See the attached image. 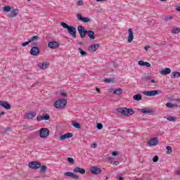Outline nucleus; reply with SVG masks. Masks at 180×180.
<instances>
[{
  "mask_svg": "<svg viewBox=\"0 0 180 180\" xmlns=\"http://www.w3.org/2000/svg\"><path fill=\"white\" fill-rule=\"evenodd\" d=\"M42 116L44 120H50V115H49L48 114H46L45 115Z\"/></svg>",
  "mask_w": 180,
  "mask_h": 180,
  "instance_id": "4c0bfd02",
  "label": "nucleus"
},
{
  "mask_svg": "<svg viewBox=\"0 0 180 180\" xmlns=\"http://www.w3.org/2000/svg\"><path fill=\"white\" fill-rule=\"evenodd\" d=\"M32 46H37V42H34Z\"/></svg>",
  "mask_w": 180,
  "mask_h": 180,
  "instance_id": "0e129e2a",
  "label": "nucleus"
},
{
  "mask_svg": "<svg viewBox=\"0 0 180 180\" xmlns=\"http://www.w3.org/2000/svg\"><path fill=\"white\" fill-rule=\"evenodd\" d=\"M72 125H73L75 127V129H81V125L79 124V123L75 121L72 122Z\"/></svg>",
  "mask_w": 180,
  "mask_h": 180,
  "instance_id": "b1692460",
  "label": "nucleus"
},
{
  "mask_svg": "<svg viewBox=\"0 0 180 180\" xmlns=\"http://www.w3.org/2000/svg\"><path fill=\"white\" fill-rule=\"evenodd\" d=\"M60 25L64 29H67L69 34H70V36H72L73 39H77V29L75 28V27L70 26L65 22H61Z\"/></svg>",
  "mask_w": 180,
  "mask_h": 180,
  "instance_id": "f03ea898",
  "label": "nucleus"
},
{
  "mask_svg": "<svg viewBox=\"0 0 180 180\" xmlns=\"http://www.w3.org/2000/svg\"><path fill=\"white\" fill-rule=\"evenodd\" d=\"M48 47L54 50L56 49H58V47H60V44L58 42L53 41L48 43Z\"/></svg>",
  "mask_w": 180,
  "mask_h": 180,
  "instance_id": "9d476101",
  "label": "nucleus"
},
{
  "mask_svg": "<svg viewBox=\"0 0 180 180\" xmlns=\"http://www.w3.org/2000/svg\"><path fill=\"white\" fill-rule=\"evenodd\" d=\"M67 105V100L60 99L54 103V106L56 109H63Z\"/></svg>",
  "mask_w": 180,
  "mask_h": 180,
  "instance_id": "20e7f679",
  "label": "nucleus"
},
{
  "mask_svg": "<svg viewBox=\"0 0 180 180\" xmlns=\"http://www.w3.org/2000/svg\"><path fill=\"white\" fill-rule=\"evenodd\" d=\"M72 179H79V176L74 174V172H73V174L72 175Z\"/></svg>",
  "mask_w": 180,
  "mask_h": 180,
  "instance_id": "79ce46f5",
  "label": "nucleus"
},
{
  "mask_svg": "<svg viewBox=\"0 0 180 180\" xmlns=\"http://www.w3.org/2000/svg\"><path fill=\"white\" fill-rule=\"evenodd\" d=\"M30 43H32V41H37V40H39V36L36 35L32 37L30 39H29Z\"/></svg>",
  "mask_w": 180,
  "mask_h": 180,
  "instance_id": "c85d7f7f",
  "label": "nucleus"
},
{
  "mask_svg": "<svg viewBox=\"0 0 180 180\" xmlns=\"http://www.w3.org/2000/svg\"><path fill=\"white\" fill-rule=\"evenodd\" d=\"M96 127L98 130H102V129H103V125L102 124V123H98Z\"/></svg>",
  "mask_w": 180,
  "mask_h": 180,
  "instance_id": "c9c22d12",
  "label": "nucleus"
},
{
  "mask_svg": "<svg viewBox=\"0 0 180 180\" xmlns=\"http://www.w3.org/2000/svg\"><path fill=\"white\" fill-rule=\"evenodd\" d=\"M0 106L5 108L7 110L11 109V104L8 103L6 101H0Z\"/></svg>",
  "mask_w": 180,
  "mask_h": 180,
  "instance_id": "dca6fc26",
  "label": "nucleus"
},
{
  "mask_svg": "<svg viewBox=\"0 0 180 180\" xmlns=\"http://www.w3.org/2000/svg\"><path fill=\"white\" fill-rule=\"evenodd\" d=\"M66 139H67V138H66V136H65V134H63V135H62V136H60L59 140H60V141H63L65 140Z\"/></svg>",
  "mask_w": 180,
  "mask_h": 180,
  "instance_id": "37998d69",
  "label": "nucleus"
},
{
  "mask_svg": "<svg viewBox=\"0 0 180 180\" xmlns=\"http://www.w3.org/2000/svg\"><path fill=\"white\" fill-rule=\"evenodd\" d=\"M66 139H71L72 137V133H66L65 134Z\"/></svg>",
  "mask_w": 180,
  "mask_h": 180,
  "instance_id": "ea45409f",
  "label": "nucleus"
},
{
  "mask_svg": "<svg viewBox=\"0 0 180 180\" xmlns=\"http://www.w3.org/2000/svg\"><path fill=\"white\" fill-rule=\"evenodd\" d=\"M109 92H113V89H110Z\"/></svg>",
  "mask_w": 180,
  "mask_h": 180,
  "instance_id": "69168bd1",
  "label": "nucleus"
},
{
  "mask_svg": "<svg viewBox=\"0 0 180 180\" xmlns=\"http://www.w3.org/2000/svg\"><path fill=\"white\" fill-rule=\"evenodd\" d=\"M28 166L31 169H39L41 167V163L40 162L33 161L30 162Z\"/></svg>",
  "mask_w": 180,
  "mask_h": 180,
  "instance_id": "0eeeda50",
  "label": "nucleus"
},
{
  "mask_svg": "<svg viewBox=\"0 0 180 180\" xmlns=\"http://www.w3.org/2000/svg\"><path fill=\"white\" fill-rule=\"evenodd\" d=\"M98 47H99V44H93V45H91L89 47V51H96V50H98Z\"/></svg>",
  "mask_w": 180,
  "mask_h": 180,
  "instance_id": "6ab92c4d",
  "label": "nucleus"
},
{
  "mask_svg": "<svg viewBox=\"0 0 180 180\" xmlns=\"http://www.w3.org/2000/svg\"><path fill=\"white\" fill-rule=\"evenodd\" d=\"M172 18H173L172 15L166 16L165 18V22H168V20H172Z\"/></svg>",
  "mask_w": 180,
  "mask_h": 180,
  "instance_id": "a19ab883",
  "label": "nucleus"
},
{
  "mask_svg": "<svg viewBox=\"0 0 180 180\" xmlns=\"http://www.w3.org/2000/svg\"><path fill=\"white\" fill-rule=\"evenodd\" d=\"M18 13H19V10L18 8H14L12 10V11L10 13V14L8 15V18H16L18 16Z\"/></svg>",
  "mask_w": 180,
  "mask_h": 180,
  "instance_id": "ddd939ff",
  "label": "nucleus"
},
{
  "mask_svg": "<svg viewBox=\"0 0 180 180\" xmlns=\"http://www.w3.org/2000/svg\"><path fill=\"white\" fill-rule=\"evenodd\" d=\"M2 115H5V112H0V117H1V116H2Z\"/></svg>",
  "mask_w": 180,
  "mask_h": 180,
  "instance_id": "052dcab7",
  "label": "nucleus"
},
{
  "mask_svg": "<svg viewBox=\"0 0 180 180\" xmlns=\"http://www.w3.org/2000/svg\"><path fill=\"white\" fill-rule=\"evenodd\" d=\"M67 162L70 164H74V159L72 158H68Z\"/></svg>",
  "mask_w": 180,
  "mask_h": 180,
  "instance_id": "e433bc0d",
  "label": "nucleus"
},
{
  "mask_svg": "<svg viewBox=\"0 0 180 180\" xmlns=\"http://www.w3.org/2000/svg\"><path fill=\"white\" fill-rule=\"evenodd\" d=\"M141 112H142V113H145V114L154 113V111L152 109H148V108L141 109Z\"/></svg>",
  "mask_w": 180,
  "mask_h": 180,
  "instance_id": "412c9836",
  "label": "nucleus"
},
{
  "mask_svg": "<svg viewBox=\"0 0 180 180\" xmlns=\"http://www.w3.org/2000/svg\"><path fill=\"white\" fill-rule=\"evenodd\" d=\"M162 91L161 90H153V91H144L143 95H146V96H155L161 94Z\"/></svg>",
  "mask_w": 180,
  "mask_h": 180,
  "instance_id": "423d86ee",
  "label": "nucleus"
},
{
  "mask_svg": "<svg viewBox=\"0 0 180 180\" xmlns=\"http://www.w3.org/2000/svg\"><path fill=\"white\" fill-rule=\"evenodd\" d=\"M118 112L119 113H122L124 116H131L134 115V110L131 108H118Z\"/></svg>",
  "mask_w": 180,
  "mask_h": 180,
  "instance_id": "7ed1b4c3",
  "label": "nucleus"
},
{
  "mask_svg": "<svg viewBox=\"0 0 180 180\" xmlns=\"http://www.w3.org/2000/svg\"><path fill=\"white\" fill-rule=\"evenodd\" d=\"M78 51H79L81 56H88V53L85 52V51L82 50V49L78 48Z\"/></svg>",
  "mask_w": 180,
  "mask_h": 180,
  "instance_id": "bb28decb",
  "label": "nucleus"
},
{
  "mask_svg": "<svg viewBox=\"0 0 180 180\" xmlns=\"http://www.w3.org/2000/svg\"><path fill=\"white\" fill-rule=\"evenodd\" d=\"M180 72L178 71H174L172 73L171 78H179Z\"/></svg>",
  "mask_w": 180,
  "mask_h": 180,
  "instance_id": "4be33fe9",
  "label": "nucleus"
},
{
  "mask_svg": "<svg viewBox=\"0 0 180 180\" xmlns=\"http://www.w3.org/2000/svg\"><path fill=\"white\" fill-rule=\"evenodd\" d=\"M39 136L41 139H47L50 136V131L47 128H41L39 130Z\"/></svg>",
  "mask_w": 180,
  "mask_h": 180,
  "instance_id": "39448f33",
  "label": "nucleus"
},
{
  "mask_svg": "<svg viewBox=\"0 0 180 180\" xmlns=\"http://www.w3.org/2000/svg\"><path fill=\"white\" fill-rule=\"evenodd\" d=\"M90 171L91 174H94V175H99L101 172H102V169L98 167L93 166L90 168Z\"/></svg>",
  "mask_w": 180,
  "mask_h": 180,
  "instance_id": "6e6552de",
  "label": "nucleus"
},
{
  "mask_svg": "<svg viewBox=\"0 0 180 180\" xmlns=\"http://www.w3.org/2000/svg\"><path fill=\"white\" fill-rule=\"evenodd\" d=\"M37 120L38 122H41V120H43V115H39V116H38V117H37Z\"/></svg>",
  "mask_w": 180,
  "mask_h": 180,
  "instance_id": "a18cd8bd",
  "label": "nucleus"
},
{
  "mask_svg": "<svg viewBox=\"0 0 180 180\" xmlns=\"http://www.w3.org/2000/svg\"><path fill=\"white\" fill-rule=\"evenodd\" d=\"M148 144L150 147H154V146H157L158 144V138H153L148 141Z\"/></svg>",
  "mask_w": 180,
  "mask_h": 180,
  "instance_id": "f8f14e48",
  "label": "nucleus"
},
{
  "mask_svg": "<svg viewBox=\"0 0 180 180\" xmlns=\"http://www.w3.org/2000/svg\"><path fill=\"white\" fill-rule=\"evenodd\" d=\"M5 131H9V129H6Z\"/></svg>",
  "mask_w": 180,
  "mask_h": 180,
  "instance_id": "338daca9",
  "label": "nucleus"
},
{
  "mask_svg": "<svg viewBox=\"0 0 180 180\" xmlns=\"http://www.w3.org/2000/svg\"><path fill=\"white\" fill-rule=\"evenodd\" d=\"M72 174H74V172H66L64 173V176H70V177L72 178Z\"/></svg>",
  "mask_w": 180,
  "mask_h": 180,
  "instance_id": "473e14b6",
  "label": "nucleus"
},
{
  "mask_svg": "<svg viewBox=\"0 0 180 180\" xmlns=\"http://www.w3.org/2000/svg\"><path fill=\"white\" fill-rule=\"evenodd\" d=\"M112 79H105V82L106 83V84H110V82H112Z\"/></svg>",
  "mask_w": 180,
  "mask_h": 180,
  "instance_id": "de8ad7c7",
  "label": "nucleus"
},
{
  "mask_svg": "<svg viewBox=\"0 0 180 180\" xmlns=\"http://www.w3.org/2000/svg\"><path fill=\"white\" fill-rule=\"evenodd\" d=\"M166 119L167 120H168V122H176L177 120V118L176 117L172 116L168 117Z\"/></svg>",
  "mask_w": 180,
  "mask_h": 180,
  "instance_id": "393cba45",
  "label": "nucleus"
},
{
  "mask_svg": "<svg viewBox=\"0 0 180 180\" xmlns=\"http://www.w3.org/2000/svg\"><path fill=\"white\" fill-rule=\"evenodd\" d=\"M134 101H141L142 98H141V94H136L133 96Z\"/></svg>",
  "mask_w": 180,
  "mask_h": 180,
  "instance_id": "a878e982",
  "label": "nucleus"
},
{
  "mask_svg": "<svg viewBox=\"0 0 180 180\" xmlns=\"http://www.w3.org/2000/svg\"><path fill=\"white\" fill-rule=\"evenodd\" d=\"M166 148L167 150L166 151L167 154H171V153H172V148L171 146H167Z\"/></svg>",
  "mask_w": 180,
  "mask_h": 180,
  "instance_id": "2f4dec72",
  "label": "nucleus"
},
{
  "mask_svg": "<svg viewBox=\"0 0 180 180\" xmlns=\"http://www.w3.org/2000/svg\"><path fill=\"white\" fill-rule=\"evenodd\" d=\"M144 65H146V67H148V68L151 67V64H150V63H148V62H145Z\"/></svg>",
  "mask_w": 180,
  "mask_h": 180,
  "instance_id": "8fccbe9b",
  "label": "nucleus"
},
{
  "mask_svg": "<svg viewBox=\"0 0 180 180\" xmlns=\"http://www.w3.org/2000/svg\"><path fill=\"white\" fill-rule=\"evenodd\" d=\"M96 2H102V1H106V0H96Z\"/></svg>",
  "mask_w": 180,
  "mask_h": 180,
  "instance_id": "680f3d73",
  "label": "nucleus"
},
{
  "mask_svg": "<svg viewBox=\"0 0 180 180\" xmlns=\"http://www.w3.org/2000/svg\"><path fill=\"white\" fill-rule=\"evenodd\" d=\"M161 75H168L169 74H171V68H167L162 70L160 71Z\"/></svg>",
  "mask_w": 180,
  "mask_h": 180,
  "instance_id": "a211bd4d",
  "label": "nucleus"
},
{
  "mask_svg": "<svg viewBox=\"0 0 180 180\" xmlns=\"http://www.w3.org/2000/svg\"><path fill=\"white\" fill-rule=\"evenodd\" d=\"M143 78H145V79H148L150 78V76H148V75H145V76L143 77Z\"/></svg>",
  "mask_w": 180,
  "mask_h": 180,
  "instance_id": "6e6d98bb",
  "label": "nucleus"
},
{
  "mask_svg": "<svg viewBox=\"0 0 180 180\" xmlns=\"http://www.w3.org/2000/svg\"><path fill=\"white\" fill-rule=\"evenodd\" d=\"M77 18L78 20H81V22H84V23H88L91 22V19H89V18L82 17V15H81L80 13H78L77 15Z\"/></svg>",
  "mask_w": 180,
  "mask_h": 180,
  "instance_id": "9b49d317",
  "label": "nucleus"
},
{
  "mask_svg": "<svg viewBox=\"0 0 180 180\" xmlns=\"http://www.w3.org/2000/svg\"><path fill=\"white\" fill-rule=\"evenodd\" d=\"M38 67L40 70H46V68H49V64L46 62L40 63L38 64Z\"/></svg>",
  "mask_w": 180,
  "mask_h": 180,
  "instance_id": "f3484780",
  "label": "nucleus"
},
{
  "mask_svg": "<svg viewBox=\"0 0 180 180\" xmlns=\"http://www.w3.org/2000/svg\"><path fill=\"white\" fill-rule=\"evenodd\" d=\"M148 49H150V46H145V50H146V51L148 50Z\"/></svg>",
  "mask_w": 180,
  "mask_h": 180,
  "instance_id": "13d9d810",
  "label": "nucleus"
},
{
  "mask_svg": "<svg viewBox=\"0 0 180 180\" xmlns=\"http://www.w3.org/2000/svg\"><path fill=\"white\" fill-rule=\"evenodd\" d=\"M162 2H164V1H167V0H160Z\"/></svg>",
  "mask_w": 180,
  "mask_h": 180,
  "instance_id": "774afa93",
  "label": "nucleus"
},
{
  "mask_svg": "<svg viewBox=\"0 0 180 180\" xmlns=\"http://www.w3.org/2000/svg\"><path fill=\"white\" fill-rule=\"evenodd\" d=\"M73 173L74 174H82V175H84V174H85V170H84V169H82L81 167H75L73 169Z\"/></svg>",
  "mask_w": 180,
  "mask_h": 180,
  "instance_id": "2eb2a0df",
  "label": "nucleus"
},
{
  "mask_svg": "<svg viewBox=\"0 0 180 180\" xmlns=\"http://www.w3.org/2000/svg\"><path fill=\"white\" fill-rule=\"evenodd\" d=\"M26 119H33V117H36V112H29L25 116Z\"/></svg>",
  "mask_w": 180,
  "mask_h": 180,
  "instance_id": "aec40b11",
  "label": "nucleus"
},
{
  "mask_svg": "<svg viewBox=\"0 0 180 180\" xmlns=\"http://www.w3.org/2000/svg\"><path fill=\"white\" fill-rule=\"evenodd\" d=\"M151 84H155V79H151L150 80Z\"/></svg>",
  "mask_w": 180,
  "mask_h": 180,
  "instance_id": "4d7b16f0",
  "label": "nucleus"
},
{
  "mask_svg": "<svg viewBox=\"0 0 180 180\" xmlns=\"http://www.w3.org/2000/svg\"><path fill=\"white\" fill-rule=\"evenodd\" d=\"M28 44H30V41L28 40L27 41H25L21 44L22 47H26V46H28Z\"/></svg>",
  "mask_w": 180,
  "mask_h": 180,
  "instance_id": "58836bf2",
  "label": "nucleus"
},
{
  "mask_svg": "<svg viewBox=\"0 0 180 180\" xmlns=\"http://www.w3.org/2000/svg\"><path fill=\"white\" fill-rule=\"evenodd\" d=\"M112 155H113L114 157H115L116 155H119V153H117V151H113L112 153Z\"/></svg>",
  "mask_w": 180,
  "mask_h": 180,
  "instance_id": "09e8293b",
  "label": "nucleus"
},
{
  "mask_svg": "<svg viewBox=\"0 0 180 180\" xmlns=\"http://www.w3.org/2000/svg\"><path fill=\"white\" fill-rule=\"evenodd\" d=\"M138 64H139V65L144 66L145 64H146V62H144V61H143V60H139V61L138 62Z\"/></svg>",
  "mask_w": 180,
  "mask_h": 180,
  "instance_id": "49530a36",
  "label": "nucleus"
},
{
  "mask_svg": "<svg viewBox=\"0 0 180 180\" xmlns=\"http://www.w3.org/2000/svg\"><path fill=\"white\" fill-rule=\"evenodd\" d=\"M119 165V161H115L113 163V165L117 166Z\"/></svg>",
  "mask_w": 180,
  "mask_h": 180,
  "instance_id": "864d4df0",
  "label": "nucleus"
},
{
  "mask_svg": "<svg viewBox=\"0 0 180 180\" xmlns=\"http://www.w3.org/2000/svg\"><path fill=\"white\" fill-rule=\"evenodd\" d=\"M172 33H174V34H178V33H180V28H178V27L174 28L172 30Z\"/></svg>",
  "mask_w": 180,
  "mask_h": 180,
  "instance_id": "c756f323",
  "label": "nucleus"
},
{
  "mask_svg": "<svg viewBox=\"0 0 180 180\" xmlns=\"http://www.w3.org/2000/svg\"><path fill=\"white\" fill-rule=\"evenodd\" d=\"M31 56H37L40 54V51L37 46H32L30 51Z\"/></svg>",
  "mask_w": 180,
  "mask_h": 180,
  "instance_id": "1a4fd4ad",
  "label": "nucleus"
},
{
  "mask_svg": "<svg viewBox=\"0 0 180 180\" xmlns=\"http://www.w3.org/2000/svg\"><path fill=\"white\" fill-rule=\"evenodd\" d=\"M96 90L97 91V92H101V89H99L98 88H96Z\"/></svg>",
  "mask_w": 180,
  "mask_h": 180,
  "instance_id": "e2e57ef3",
  "label": "nucleus"
},
{
  "mask_svg": "<svg viewBox=\"0 0 180 180\" xmlns=\"http://www.w3.org/2000/svg\"><path fill=\"white\" fill-rule=\"evenodd\" d=\"M158 160H159V158H158V155H155V156L153 158V162H158Z\"/></svg>",
  "mask_w": 180,
  "mask_h": 180,
  "instance_id": "c03bdc74",
  "label": "nucleus"
},
{
  "mask_svg": "<svg viewBox=\"0 0 180 180\" xmlns=\"http://www.w3.org/2000/svg\"><path fill=\"white\" fill-rule=\"evenodd\" d=\"M96 147H98V144L97 143H93L91 145V148H96Z\"/></svg>",
  "mask_w": 180,
  "mask_h": 180,
  "instance_id": "3c124183",
  "label": "nucleus"
},
{
  "mask_svg": "<svg viewBox=\"0 0 180 180\" xmlns=\"http://www.w3.org/2000/svg\"><path fill=\"white\" fill-rule=\"evenodd\" d=\"M122 93L123 90H122V89H117L113 91L115 95H122Z\"/></svg>",
  "mask_w": 180,
  "mask_h": 180,
  "instance_id": "5701e85b",
  "label": "nucleus"
},
{
  "mask_svg": "<svg viewBox=\"0 0 180 180\" xmlns=\"http://www.w3.org/2000/svg\"><path fill=\"white\" fill-rule=\"evenodd\" d=\"M166 106H167V108H178V105H174V104H172V103H166Z\"/></svg>",
  "mask_w": 180,
  "mask_h": 180,
  "instance_id": "cd10ccee",
  "label": "nucleus"
},
{
  "mask_svg": "<svg viewBox=\"0 0 180 180\" xmlns=\"http://www.w3.org/2000/svg\"><path fill=\"white\" fill-rule=\"evenodd\" d=\"M77 30L82 39H85V36H86L87 34L91 40H95V32L94 31H87L86 30H85V27L81 25H79L77 27Z\"/></svg>",
  "mask_w": 180,
  "mask_h": 180,
  "instance_id": "f257e3e1",
  "label": "nucleus"
},
{
  "mask_svg": "<svg viewBox=\"0 0 180 180\" xmlns=\"http://www.w3.org/2000/svg\"><path fill=\"white\" fill-rule=\"evenodd\" d=\"M60 95L62 96H67V94H65V93H64V92H61L60 93Z\"/></svg>",
  "mask_w": 180,
  "mask_h": 180,
  "instance_id": "5fc2aeb1",
  "label": "nucleus"
},
{
  "mask_svg": "<svg viewBox=\"0 0 180 180\" xmlns=\"http://www.w3.org/2000/svg\"><path fill=\"white\" fill-rule=\"evenodd\" d=\"M77 6H82V5H84V1L82 0H79L77 3H76Z\"/></svg>",
  "mask_w": 180,
  "mask_h": 180,
  "instance_id": "72a5a7b5",
  "label": "nucleus"
},
{
  "mask_svg": "<svg viewBox=\"0 0 180 180\" xmlns=\"http://www.w3.org/2000/svg\"><path fill=\"white\" fill-rule=\"evenodd\" d=\"M46 169H47V166L42 165L41 167L40 171H41V172H46Z\"/></svg>",
  "mask_w": 180,
  "mask_h": 180,
  "instance_id": "f704fd0d",
  "label": "nucleus"
},
{
  "mask_svg": "<svg viewBox=\"0 0 180 180\" xmlns=\"http://www.w3.org/2000/svg\"><path fill=\"white\" fill-rule=\"evenodd\" d=\"M4 12H11V6H7L3 8Z\"/></svg>",
  "mask_w": 180,
  "mask_h": 180,
  "instance_id": "7c9ffc66",
  "label": "nucleus"
},
{
  "mask_svg": "<svg viewBox=\"0 0 180 180\" xmlns=\"http://www.w3.org/2000/svg\"><path fill=\"white\" fill-rule=\"evenodd\" d=\"M128 43H131V41H133V39H134V36L133 35V29L129 28L128 30Z\"/></svg>",
  "mask_w": 180,
  "mask_h": 180,
  "instance_id": "4468645a",
  "label": "nucleus"
},
{
  "mask_svg": "<svg viewBox=\"0 0 180 180\" xmlns=\"http://www.w3.org/2000/svg\"><path fill=\"white\" fill-rule=\"evenodd\" d=\"M117 180H124V178H123V177L121 176H118L117 177Z\"/></svg>",
  "mask_w": 180,
  "mask_h": 180,
  "instance_id": "603ef678",
  "label": "nucleus"
},
{
  "mask_svg": "<svg viewBox=\"0 0 180 180\" xmlns=\"http://www.w3.org/2000/svg\"><path fill=\"white\" fill-rule=\"evenodd\" d=\"M176 9L178 12H180V6L177 7Z\"/></svg>",
  "mask_w": 180,
  "mask_h": 180,
  "instance_id": "bf43d9fd",
  "label": "nucleus"
}]
</instances>
